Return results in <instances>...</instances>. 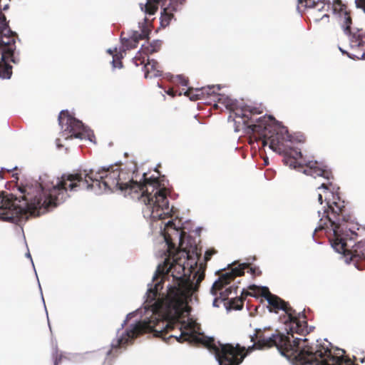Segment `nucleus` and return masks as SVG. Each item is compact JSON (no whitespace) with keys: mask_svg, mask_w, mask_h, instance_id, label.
<instances>
[{"mask_svg":"<svg viewBox=\"0 0 365 365\" xmlns=\"http://www.w3.org/2000/svg\"><path fill=\"white\" fill-rule=\"evenodd\" d=\"M114 167L110 164L98 169L80 168L61 178L47 173L39 175L38 180L31 182V217H38L56 207L70 197L68 192L88 190L101 195L119 190L125 196L141 200L144 218L150 220L153 232L158 230L162 237L163 248L158 255L164 260L158 264L152 282L148 284L142 306L128 313L118 329L106 357H116L145 332L166 343L172 338L179 343L195 340L198 332L192 322L180 328L179 336H166L165 334L173 328L171 320L178 317L184 306L197 301L206 268L200 261L202 250L182 220L177 216L173 218L176 209L169 206L168 182L165 176L148 178L144 173L138 182L134 180L136 165L133 164L131 177Z\"/></svg>","mask_w":365,"mask_h":365,"instance_id":"obj_1","label":"nucleus"},{"mask_svg":"<svg viewBox=\"0 0 365 365\" xmlns=\"http://www.w3.org/2000/svg\"><path fill=\"white\" fill-rule=\"evenodd\" d=\"M217 101L232 113L234 118L242 120V130L246 134L258 133L262 147L268 145L272 151L283 155L282 160L285 165L314 178L319 176L329 180L331 178V172L324 163L307 160L300 149L287 144L293 143L296 139L289 133L287 128L274 116L266 114L254 119L253 115L260 113L258 108L244 104L225 94L218 95Z\"/></svg>","mask_w":365,"mask_h":365,"instance_id":"obj_2","label":"nucleus"},{"mask_svg":"<svg viewBox=\"0 0 365 365\" xmlns=\"http://www.w3.org/2000/svg\"><path fill=\"white\" fill-rule=\"evenodd\" d=\"M269 329L270 327L256 328L255 333L250 336L251 341H254L255 339L256 341L247 348L240 344L234 345L227 343L233 350H237L233 361H237L242 356H245V359L255 349H263L274 346L280 355L287 360L291 361V357L295 356L306 365H344L350 363L349 359L344 355V350L332 346L331 343H329V346L316 344L315 347L309 346L306 338H296L292 340L287 332H282L278 329L270 334H266Z\"/></svg>","mask_w":365,"mask_h":365,"instance_id":"obj_3","label":"nucleus"},{"mask_svg":"<svg viewBox=\"0 0 365 365\" xmlns=\"http://www.w3.org/2000/svg\"><path fill=\"white\" fill-rule=\"evenodd\" d=\"M330 194L332 199L325 198L323 216L312 234L313 240L321 244L314 235L316 232L324 230L329 235L330 245L336 252L344 254L352 248V257L365 260V239L352 245L349 244L358 237L356 230H359V224L346 208L345 202L341 200L339 193L331 191Z\"/></svg>","mask_w":365,"mask_h":365,"instance_id":"obj_4","label":"nucleus"},{"mask_svg":"<svg viewBox=\"0 0 365 365\" xmlns=\"http://www.w3.org/2000/svg\"><path fill=\"white\" fill-rule=\"evenodd\" d=\"M250 259L255 261L257 258L254 256L248 258L246 262L240 263L238 261H234L231 264H229L227 265V270L215 281L210 288V294L213 296H216L218 289H220V297H215L213 299L212 306L214 307H219V302H225L232 294H237L238 289L237 286H230L225 288L224 291H222V289L230 284L236 277L244 275L245 269L248 267Z\"/></svg>","mask_w":365,"mask_h":365,"instance_id":"obj_5","label":"nucleus"},{"mask_svg":"<svg viewBox=\"0 0 365 365\" xmlns=\"http://www.w3.org/2000/svg\"><path fill=\"white\" fill-rule=\"evenodd\" d=\"M16 38L20 41L18 34L7 25L6 29L0 31V78L10 79L12 76V66L19 63V59L14 56L16 50Z\"/></svg>","mask_w":365,"mask_h":365,"instance_id":"obj_6","label":"nucleus"},{"mask_svg":"<svg viewBox=\"0 0 365 365\" xmlns=\"http://www.w3.org/2000/svg\"><path fill=\"white\" fill-rule=\"evenodd\" d=\"M186 0H146L145 4L140 3V10L145 15H154L161 4L160 24L161 28H165L174 19V14L180 11Z\"/></svg>","mask_w":365,"mask_h":365,"instance_id":"obj_7","label":"nucleus"},{"mask_svg":"<svg viewBox=\"0 0 365 365\" xmlns=\"http://www.w3.org/2000/svg\"><path fill=\"white\" fill-rule=\"evenodd\" d=\"M58 125L71 136L78 139H86L96 144L93 132L81 120L76 118L68 110H62L58 116Z\"/></svg>","mask_w":365,"mask_h":365,"instance_id":"obj_8","label":"nucleus"},{"mask_svg":"<svg viewBox=\"0 0 365 365\" xmlns=\"http://www.w3.org/2000/svg\"><path fill=\"white\" fill-rule=\"evenodd\" d=\"M206 346L210 352L214 355L218 365H240L244 361L245 356H240L236 361H233L237 350H233L228 344L216 341L213 337L209 339Z\"/></svg>","mask_w":365,"mask_h":365,"instance_id":"obj_9","label":"nucleus"},{"mask_svg":"<svg viewBox=\"0 0 365 365\" xmlns=\"http://www.w3.org/2000/svg\"><path fill=\"white\" fill-rule=\"evenodd\" d=\"M206 346L210 352L214 355L218 365H240L244 361L245 356H240L236 361H233L237 350H233L228 344L216 341L213 337L209 339Z\"/></svg>","mask_w":365,"mask_h":365,"instance_id":"obj_10","label":"nucleus"},{"mask_svg":"<svg viewBox=\"0 0 365 365\" xmlns=\"http://www.w3.org/2000/svg\"><path fill=\"white\" fill-rule=\"evenodd\" d=\"M262 298L267 302V309L269 312L277 314L279 311H282L284 314L279 316L280 322L287 327L288 324L296 317V310L292 307L288 302L284 301L276 294L269 293L268 295L264 294Z\"/></svg>","mask_w":365,"mask_h":365,"instance_id":"obj_11","label":"nucleus"},{"mask_svg":"<svg viewBox=\"0 0 365 365\" xmlns=\"http://www.w3.org/2000/svg\"><path fill=\"white\" fill-rule=\"evenodd\" d=\"M314 327H309L307 322L306 316L304 312H296V317L290 322L287 327H284V331L289 335L291 339H294L297 337L294 336V334L300 336H305L307 334L310 333Z\"/></svg>","mask_w":365,"mask_h":365,"instance_id":"obj_12","label":"nucleus"},{"mask_svg":"<svg viewBox=\"0 0 365 365\" xmlns=\"http://www.w3.org/2000/svg\"><path fill=\"white\" fill-rule=\"evenodd\" d=\"M222 86L221 84L217 85H209L202 88H192L191 87H188L187 91L184 93V95L189 97L190 101H195L199 99L205 100V96L207 97L213 96L215 101V106L217 107V103H220L217 101L218 95L220 93H217L215 91V88L217 90H220Z\"/></svg>","mask_w":365,"mask_h":365,"instance_id":"obj_13","label":"nucleus"},{"mask_svg":"<svg viewBox=\"0 0 365 365\" xmlns=\"http://www.w3.org/2000/svg\"><path fill=\"white\" fill-rule=\"evenodd\" d=\"M297 3L317 12L329 11L331 9V0H297Z\"/></svg>","mask_w":365,"mask_h":365,"instance_id":"obj_14","label":"nucleus"},{"mask_svg":"<svg viewBox=\"0 0 365 365\" xmlns=\"http://www.w3.org/2000/svg\"><path fill=\"white\" fill-rule=\"evenodd\" d=\"M353 46L361 48L365 43V31L363 32L362 29L350 28L347 34H345Z\"/></svg>","mask_w":365,"mask_h":365,"instance_id":"obj_15","label":"nucleus"},{"mask_svg":"<svg viewBox=\"0 0 365 365\" xmlns=\"http://www.w3.org/2000/svg\"><path fill=\"white\" fill-rule=\"evenodd\" d=\"M335 16L338 19L339 24L344 33L347 34L349 29L351 27L352 25V19L349 11L346 10Z\"/></svg>","mask_w":365,"mask_h":365,"instance_id":"obj_16","label":"nucleus"},{"mask_svg":"<svg viewBox=\"0 0 365 365\" xmlns=\"http://www.w3.org/2000/svg\"><path fill=\"white\" fill-rule=\"evenodd\" d=\"M162 45V41L159 39L153 40L150 43V44L147 46H145L144 44L142 45L141 48L138 51V53L141 52L143 50V52L153 53L157 52Z\"/></svg>","mask_w":365,"mask_h":365,"instance_id":"obj_17","label":"nucleus"},{"mask_svg":"<svg viewBox=\"0 0 365 365\" xmlns=\"http://www.w3.org/2000/svg\"><path fill=\"white\" fill-rule=\"evenodd\" d=\"M148 19L145 17L143 19V22L138 23V27L140 30V36L143 39H148L150 38V34L151 33V28L148 24Z\"/></svg>","mask_w":365,"mask_h":365,"instance_id":"obj_18","label":"nucleus"},{"mask_svg":"<svg viewBox=\"0 0 365 365\" xmlns=\"http://www.w3.org/2000/svg\"><path fill=\"white\" fill-rule=\"evenodd\" d=\"M332 14L335 16L341 12L346 10V5L341 0H332L331 1V9Z\"/></svg>","mask_w":365,"mask_h":365,"instance_id":"obj_19","label":"nucleus"},{"mask_svg":"<svg viewBox=\"0 0 365 365\" xmlns=\"http://www.w3.org/2000/svg\"><path fill=\"white\" fill-rule=\"evenodd\" d=\"M167 76H168V78H169V79L171 81H173L174 83H178L181 84L182 86H187V85H188V79L186 78L182 75L173 76L170 73H168Z\"/></svg>","mask_w":365,"mask_h":365,"instance_id":"obj_20","label":"nucleus"},{"mask_svg":"<svg viewBox=\"0 0 365 365\" xmlns=\"http://www.w3.org/2000/svg\"><path fill=\"white\" fill-rule=\"evenodd\" d=\"M225 306L227 312L232 309L241 310L243 308V304L242 302H234L232 300H230L228 302L225 303Z\"/></svg>","mask_w":365,"mask_h":365,"instance_id":"obj_21","label":"nucleus"},{"mask_svg":"<svg viewBox=\"0 0 365 365\" xmlns=\"http://www.w3.org/2000/svg\"><path fill=\"white\" fill-rule=\"evenodd\" d=\"M122 57L113 58L111 61L113 68H122L123 67V62L121 61Z\"/></svg>","mask_w":365,"mask_h":365,"instance_id":"obj_22","label":"nucleus"},{"mask_svg":"<svg viewBox=\"0 0 365 365\" xmlns=\"http://www.w3.org/2000/svg\"><path fill=\"white\" fill-rule=\"evenodd\" d=\"M153 71V74L152 76H149V71H145V78H158V77H160L162 76V71H159L158 68L155 69V70H152Z\"/></svg>","mask_w":365,"mask_h":365,"instance_id":"obj_23","label":"nucleus"},{"mask_svg":"<svg viewBox=\"0 0 365 365\" xmlns=\"http://www.w3.org/2000/svg\"><path fill=\"white\" fill-rule=\"evenodd\" d=\"M129 37L130 40H135L137 41H139L140 39H143L140 36V33L138 31H131Z\"/></svg>","mask_w":365,"mask_h":365,"instance_id":"obj_24","label":"nucleus"},{"mask_svg":"<svg viewBox=\"0 0 365 365\" xmlns=\"http://www.w3.org/2000/svg\"><path fill=\"white\" fill-rule=\"evenodd\" d=\"M187 91L185 90L184 88H182V90L181 91H179L178 92V95L180 96L182 95V93L184 94V93ZM165 92L169 95V96H175V95L178 94V91L174 90L173 88H168V90H165Z\"/></svg>","mask_w":365,"mask_h":365,"instance_id":"obj_25","label":"nucleus"},{"mask_svg":"<svg viewBox=\"0 0 365 365\" xmlns=\"http://www.w3.org/2000/svg\"><path fill=\"white\" fill-rule=\"evenodd\" d=\"M216 253V250L213 248H211V249H207L205 252V255H204V259H205V262H207L208 260L210 259V258L212 257V256Z\"/></svg>","mask_w":365,"mask_h":365,"instance_id":"obj_26","label":"nucleus"},{"mask_svg":"<svg viewBox=\"0 0 365 365\" xmlns=\"http://www.w3.org/2000/svg\"><path fill=\"white\" fill-rule=\"evenodd\" d=\"M216 253V250L213 248H211V249H207L205 252V255H204V259H205V262H207L208 260L210 259V258L212 257V256Z\"/></svg>","mask_w":365,"mask_h":365,"instance_id":"obj_27","label":"nucleus"},{"mask_svg":"<svg viewBox=\"0 0 365 365\" xmlns=\"http://www.w3.org/2000/svg\"><path fill=\"white\" fill-rule=\"evenodd\" d=\"M235 132H239L242 129V120L238 118H233Z\"/></svg>","mask_w":365,"mask_h":365,"instance_id":"obj_28","label":"nucleus"},{"mask_svg":"<svg viewBox=\"0 0 365 365\" xmlns=\"http://www.w3.org/2000/svg\"><path fill=\"white\" fill-rule=\"evenodd\" d=\"M158 63V61L155 59H148V64L144 66V68L145 71H148L147 67L148 66H150L151 70H155L157 68Z\"/></svg>","mask_w":365,"mask_h":365,"instance_id":"obj_29","label":"nucleus"},{"mask_svg":"<svg viewBox=\"0 0 365 365\" xmlns=\"http://www.w3.org/2000/svg\"><path fill=\"white\" fill-rule=\"evenodd\" d=\"M139 41H137L135 40H130V42L126 43L125 50H130L133 49L137 47Z\"/></svg>","mask_w":365,"mask_h":365,"instance_id":"obj_30","label":"nucleus"},{"mask_svg":"<svg viewBox=\"0 0 365 365\" xmlns=\"http://www.w3.org/2000/svg\"><path fill=\"white\" fill-rule=\"evenodd\" d=\"M38 287H39L41 295V299H42V301L43 302L44 308H45L46 312V316H47V319H48V324L50 330L51 331V327L49 319H48V312H47L46 307V304H45V301H44V298H43V292H42L41 287V284H40V282H39L38 280Z\"/></svg>","mask_w":365,"mask_h":365,"instance_id":"obj_31","label":"nucleus"},{"mask_svg":"<svg viewBox=\"0 0 365 365\" xmlns=\"http://www.w3.org/2000/svg\"><path fill=\"white\" fill-rule=\"evenodd\" d=\"M249 272L252 274H257V275H259L261 274V271L259 270V268L256 266L250 267Z\"/></svg>","mask_w":365,"mask_h":365,"instance_id":"obj_32","label":"nucleus"},{"mask_svg":"<svg viewBox=\"0 0 365 365\" xmlns=\"http://www.w3.org/2000/svg\"><path fill=\"white\" fill-rule=\"evenodd\" d=\"M252 286H253V287H258V288H259V289H262V296L264 294H266L267 295H268V294H269V293H271V292H269V290L268 287H267V286H257V285H255V284H253Z\"/></svg>","mask_w":365,"mask_h":365,"instance_id":"obj_33","label":"nucleus"},{"mask_svg":"<svg viewBox=\"0 0 365 365\" xmlns=\"http://www.w3.org/2000/svg\"><path fill=\"white\" fill-rule=\"evenodd\" d=\"M120 43H121L122 46L125 48L126 43L130 42V38L129 36L128 37H123L122 35H121L120 38Z\"/></svg>","mask_w":365,"mask_h":365,"instance_id":"obj_34","label":"nucleus"},{"mask_svg":"<svg viewBox=\"0 0 365 365\" xmlns=\"http://www.w3.org/2000/svg\"><path fill=\"white\" fill-rule=\"evenodd\" d=\"M322 19H326V20H327V22H329V14H323V15L322 16V17H320V18H316V19H314V22H315V23H319V22L321 20H322Z\"/></svg>","mask_w":365,"mask_h":365,"instance_id":"obj_35","label":"nucleus"},{"mask_svg":"<svg viewBox=\"0 0 365 365\" xmlns=\"http://www.w3.org/2000/svg\"><path fill=\"white\" fill-rule=\"evenodd\" d=\"M61 361V356H56L53 359V365H58V363Z\"/></svg>","mask_w":365,"mask_h":365,"instance_id":"obj_36","label":"nucleus"},{"mask_svg":"<svg viewBox=\"0 0 365 365\" xmlns=\"http://www.w3.org/2000/svg\"><path fill=\"white\" fill-rule=\"evenodd\" d=\"M363 1H364V0H355L356 7V8H361V2H362Z\"/></svg>","mask_w":365,"mask_h":365,"instance_id":"obj_37","label":"nucleus"},{"mask_svg":"<svg viewBox=\"0 0 365 365\" xmlns=\"http://www.w3.org/2000/svg\"><path fill=\"white\" fill-rule=\"evenodd\" d=\"M363 1H364V0H355L356 7V8H361V2H362Z\"/></svg>","mask_w":365,"mask_h":365,"instance_id":"obj_38","label":"nucleus"},{"mask_svg":"<svg viewBox=\"0 0 365 365\" xmlns=\"http://www.w3.org/2000/svg\"><path fill=\"white\" fill-rule=\"evenodd\" d=\"M363 1H364V0H355L356 7V8H361V2H362Z\"/></svg>","mask_w":365,"mask_h":365,"instance_id":"obj_39","label":"nucleus"},{"mask_svg":"<svg viewBox=\"0 0 365 365\" xmlns=\"http://www.w3.org/2000/svg\"><path fill=\"white\" fill-rule=\"evenodd\" d=\"M25 255H26V257L27 258H29V259H31V263H32V265H33V267H34V262H33V260H32L31 255L30 252H26ZM34 268L35 269V267H34Z\"/></svg>","mask_w":365,"mask_h":365,"instance_id":"obj_40","label":"nucleus"},{"mask_svg":"<svg viewBox=\"0 0 365 365\" xmlns=\"http://www.w3.org/2000/svg\"><path fill=\"white\" fill-rule=\"evenodd\" d=\"M16 169H17V166H14V168H1V170H6L8 172L11 171V170H16Z\"/></svg>","mask_w":365,"mask_h":365,"instance_id":"obj_41","label":"nucleus"},{"mask_svg":"<svg viewBox=\"0 0 365 365\" xmlns=\"http://www.w3.org/2000/svg\"><path fill=\"white\" fill-rule=\"evenodd\" d=\"M318 202L322 205L323 203V197L321 194L318 195Z\"/></svg>","mask_w":365,"mask_h":365,"instance_id":"obj_42","label":"nucleus"},{"mask_svg":"<svg viewBox=\"0 0 365 365\" xmlns=\"http://www.w3.org/2000/svg\"><path fill=\"white\" fill-rule=\"evenodd\" d=\"M234 115L232 113H230V115L227 118L228 121H233Z\"/></svg>","mask_w":365,"mask_h":365,"instance_id":"obj_43","label":"nucleus"},{"mask_svg":"<svg viewBox=\"0 0 365 365\" xmlns=\"http://www.w3.org/2000/svg\"><path fill=\"white\" fill-rule=\"evenodd\" d=\"M318 189H324V190H329V188L325 185L324 183H322L319 187Z\"/></svg>","mask_w":365,"mask_h":365,"instance_id":"obj_44","label":"nucleus"},{"mask_svg":"<svg viewBox=\"0 0 365 365\" xmlns=\"http://www.w3.org/2000/svg\"><path fill=\"white\" fill-rule=\"evenodd\" d=\"M201 230H202V227H198L195 229V232L197 234L200 235V232H201Z\"/></svg>","mask_w":365,"mask_h":365,"instance_id":"obj_45","label":"nucleus"},{"mask_svg":"<svg viewBox=\"0 0 365 365\" xmlns=\"http://www.w3.org/2000/svg\"><path fill=\"white\" fill-rule=\"evenodd\" d=\"M88 354H90V352H86V353H84L83 354H79L77 356L81 357V358H83L85 355Z\"/></svg>","mask_w":365,"mask_h":365,"instance_id":"obj_46","label":"nucleus"},{"mask_svg":"<svg viewBox=\"0 0 365 365\" xmlns=\"http://www.w3.org/2000/svg\"><path fill=\"white\" fill-rule=\"evenodd\" d=\"M9 5L7 4H6V5H4V7H3V10H4V11H6V10H8V9H9Z\"/></svg>","mask_w":365,"mask_h":365,"instance_id":"obj_47","label":"nucleus"},{"mask_svg":"<svg viewBox=\"0 0 365 365\" xmlns=\"http://www.w3.org/2000/svg\"><path fill=\"white\" fill-rule=\"evenodd\" d=\"M351 261V257L346 258V259H345V262H346V264H349Z\"/></svg>","mask_w":365,"mask_h":365,"instance_id":"obj_48","label":"nucleus"},{"mask_svg":"<svg viewBox=\"0 0 365 365\" xmlns=\"http://www.w3.org/2000/svg\"><path fill=\"white\" fill-rule=\"evenodd\" d=\"M106 52H107L108 53H109V54H111V55H112V54H113V51L111 48H108V49H107V51H106Z\"/></svg>","mask_w":365,"mask_h":365,"instance_id":"obj_49","label":"nucleus"},{"mask_svg":"<svg viewBox=\"0 0 365 365\" xmlns=\"http://www.w3.org/2000/svg\"><path fill=\"white\" fill-rule=\"evenodd\" d=\"M339 50L341 51V52L342 53H346V51L343 50V49H342L341 48H340V47H339Z\"/></svg>","mask_w":365,"mask_h":365,"instance_id":"obj_50","label":"nucleus"},{"mask_svg":"<svg viewBox=\"0 0 365 365\" xmlns=\"http://www.w3.org/2000/svg\"><path fill=\"white\" fill-rule=\"evenodd\" d=\"M360 9H363V11L364 12L365 14V6H364L362 4H361V6Z\"/></svg>","mask_w":365,"mask_h":365,"instance_id":"obj_51","label":"nucleus"},{"mask_svg":"<svg viewBox=\"0 0 365 365\" xmlns=\"http://www.w3.org/2000/svg\"><path fill=\"white\" fill-rule=\"evenodd\" d=\"M269 164L268 160H264V165H267Z\"/></svg>","mask_w":365,"mask_h":365,"instance_id":"obj_52","label":"nucleus"},{"mask_svg":"<svg viewBox=\"0 0 365 365\" xmlns=\"http://www.w3.org/2000/svg\"><path fill=\"white\" fill-rule=\"evenodd\" d=\"M58 140H56V141H57L56 145H57V147H58V148H60L61 145L58 143Z\"/></svg>","mask_w":365,"mask_h":365,"instance_id":"obj_53","label":"nucleus"},{"mask_svg":"<svg viewBox=\"0 0 365 365\" xmlns=\"http://www.w3.org/2000/svg\"><path fill=\"white\" fill-rule=\"evenodd\" d=\"M297 11H298V12H300V11H299V6H297Z\"/></svg>","mask_w":365,"mask_h":365,"instance_id":"obj_54","label":"nucleus"},{"mask_svg":"<svg viewBox=\"0 0 365 365\" xmlns=\"http://www.w3.org/2000/svg\"><path fill=\"white\" fill-rule=\"evenodd\" d=\"M318 215H319V217L321 216V211L320 210L318 211Z\"/></svg>","mask_w":365,"mask_h":365,"instance_id":"obj_55","label":"nucleus"},{"mask_svg":"<svg viewBox=\"0 0 365 365\" xmlns=\"http://www.w3.org/2000/svg\"><path fill=\"white\" fill-rule=\"evenodd\" d=\"M354 359L355 360V361H358V359H357V358L356 356H354Z\"/></svg>","mask_w":365,"mask_h":365,"instance_id":"obj_56","label":"nucleus"},{"mask_svg":"<svg viewBox=\"0 0 365 365\" xmlns=\"http://www.w3.org/2000/svg\"><path fill=\"white\" fill-rule=\"evenodd\" d=\"M158 86L160 88L161 87L159 83H158Z\"/></svg>","mask_w":365,"mask_h":365,"instance_id":"obj_57","label":"nucleus"}]
</instances>
